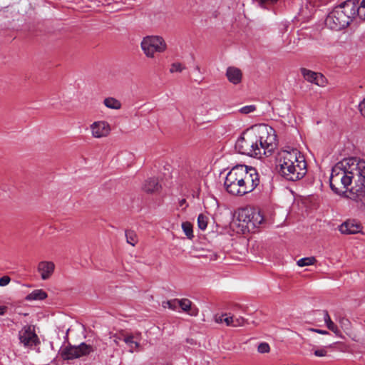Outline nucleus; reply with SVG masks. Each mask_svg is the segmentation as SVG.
Masks as SVG:
<instances>
[{"mask_svg": "<svg viewBox=\"0 0 365 365\" xmlns=\"http://www.w3.org/2000/svg\"><path fill=\"white\" fill-rule=\"evenodd\" d=\"M19 339L20 344L24 348L33 349L40 344L38 335L36 334L34 327L26 325L19 331Z\"/></svg>", "mask_w": 365, "mask_h": 365, "instance_id": "nucleus-9", "label": "nucleus"}, {"mask_svg": "<svg viewBox=\"0 0 365 365\" xmlns=\"http://www.w3.org/2000/svg\"><path fill=\"white\" fill-rule=\"evenodd\" d=\"M125 343L130 347V351L133 353L134 349L139 346V344L133 340V336L130 335L123 339Z\"/></svg>", "mask_w": 365, "mask_h": 365, "instance_id": "nucleus-23", "label": "nucleus"}, {"mask_svg": "<svg viewBox=\"0 0 365 365\" xmlns=\"http://www.w3.org/2000/svg\"><path fill=\"white\" fill-rule=\"evenodd\" d=\"M226 76L230 82L233 84H238L242 80L241 71L235 67H229L227 69Z\"/></svg>", "mask_w": 365, "mask_h": 365, "instance_id": "nucleus-16", "label": "nucleus"}, {"mask_svg": "<svg viewBox=\"0 0 365 365\" xmlns=\"http://www.w3.org/2000/svg\"><path fill=\"white\" fill-rule=\"evenodd\" d=\"M47 297V294L43 289H35L30 294L26 295V300L34 301V300H42Z\"/></svg>", "mask_w": 365, "mask_h": 365, "instance_id": "nucleus-19", "label": "nucleus"}, {"mask_svg": "<svg viewBox=\"0 0 365 365\" xmlns=\"http://www.w3.org/2000/svg\"><path fill=\"white\" fill-rule=\"evenodd\" d=\"M205 120H206V121H210L211 120H210V119H209V118H206Z\"/></svg>", "mask_w": 365, "mask_h": 365, "instance_id": "nucleus-44", "label": "nucleus"}, {"mask_svg": "<svg viewBox=\"0 0 365 365\" xmlns=\"http://www.w3.org/2000/svg\"><path fill=\"white\" fill-rule=\"evenodd\" d=\"M256 110L255 105L245 106L240 108L239 111L242 114H249L254 112Z\"/></svg>", "mask_w": 365, "mask_h": 365, "instance_id": "nucleus-31", "label": "nucleus"}, {"mask_svg": "<svg viewBox=\"0 0 365 365\" xmlns=\"http://www.w3.org/2000/svg\"><path fill=\"white\" fill-rule=\"evenodd\" d=\"M160 187L161 186L158 179L155 178H148L143 185V190L149 193L158 192Z\"/></svg>", "mask_w": 365, "mask_h": 365, "instance_id": "nucleus-17", "label": "nucleus"}, {"mask_svg": "<svg viewBox=\"0 0 365 365\" xmlns=\"http://www.w3.org/2000/svg\"><path fill=\"white\" fill-rule=\"evenodd\" d=\"M339 195L344 196L356 202L361 203L365 207V185L357 181L356 185L349 190L341 191L339 190Z\"/></svg>", "mask_w": 365, "mask_h": 365, "instance_id": "nucleus-11", "label": "nucleus"}, {"mask_svg": "<svg viewBox=\"0 0 365 365\" xmlns=\"http://www.w3.org/2000/svg\"><path fill=\"white\" fill-rule=\"evenodd\" d=\"M311 330L314 332L319 333L320 334H329V332L326 330L318 329H312Z\"/></svg>", "mask_w": 365, "mask_h": 365, "instance_id": "nucleus-42", "label": "nucleus"}, {"mask_svg": "<svg viewBox=\"0 0 365 365\" xmlns=\"http://www.w3.org/2000/svg\"><path fill=\"white\" fill-rule=\"evenodd\" d=\"M197 225H198V227L202 230H205L207 228V217L205 215H204L203 214H200L198 215Z\"/></svg>", "mask_w": 365, "mask_h": 365, "instance_id": "nucleus-27", "label": "nucleus"}, {"mask_svg": "<svg viewBox=\"0 0 365 365\" xmlns=\"http://www.w3.org/2000/svg\"><path fill=\"white\" fill-rule=\"evenodd\" d=\"M339 231L345 235H355L362 232V225L355 220H348L340 225Z\"/></svg>", "mask_w": 365, "mask_h": 365, "instance_id": "nucleus-12", "label": "nucleus"}, {"mask_svg": "<svg viewBox=\"0 0 365 365\" xmlns=\"http://www.w3.org/2000/svg\"><path fill=\"white\" fill-rule=\"evenodd\" d=\"M179 299H175L173 300L164 302L163 305L164 307H168L172 310H175L178 307H179Z\"/></svg>", "mask_w": 365, "mask_h": 365, "instance_id": "nucleus-28", "label": "nucleus"}, {"mask_svg": "<svg viewBox=\"0 0 365 365\" xmlns=\"http://www.w3.org/2000/svg\"><path fill=\"white\" fill-rule=\"evenodd\" d=\"M257 350L261 354H265L269 351L270 348L267 343L262 342L259 344Z\"/></svg>", "mask_w": 365, "mask_h": 365, "instance_id": "nucleus-32", "label": "nucleus"}, {"mask_svg": "<svg viewBox=\"0 0 365 365\" xmlns=\"http://www.w3.org/2000/svg\"><path fill=\"white\" fill-rule=\"evenodd\" d=\"M141 48L148 58H153L155 53H163L167 49V43L160 36H147L140 43Z\"/></svg>", "mask_w": 365, "mask_h": 365, "instance_id": "nucleus-5", "label": "nucleus"}, {"mask_svg": "<svg viewBox=\"0 0 365 365\" xmlns=\"http://www.w3.org/2000/svg\"><path fill=\"white\" fill-rule=\"evenodd\" d=\"M315 262H316V259L314 257H303V258L299 259L297 261V264L299 267H304V266H308V265L314 264Z\"/></svg>", "mask_w": 365, "mask_h": 365, "instance_id": "nucleus-24", "label": "nucleus"}, {"mask_svg": "<svg viewBox=\"0 0 365 365\" xmlns=\"http://www.w3.org/2000/svg\"><path fill=\"white\" fill-rule=\"evenodd\" d=\"M207 105L202 106L197 108V110H196V115H205L207 113H208V111L206 110V112L204 113L203 109H207Z\"/></svg>", "mask_w": 365, "mask_h": 365, "instance_id": "nucleus-36", "label": "nucleus"}, {"mask_svg": "<svg viewBox=\"0 0 365 365\" xmlns=\"http://www.w3.org/2000/svg\"><path fill=\"white\" fill-rule=\"evenodd\" d=\"M94 351L93 347L85 342L78 346H67L61 349V356L63 360H72L89 355Z\"/></svg>", "mask_w": 365, "mask_h": 365, "instance_id": "nucleus-8", "label": "nucleus"}, {"mask_svg": "<svg viewBox=\"0 0 365 365\" xmlns=\"http://www.w3.org/2000/svg\"><path fill=\"white\" fill-rule=\"evenodd\" d=\"M238 218L240 221L245 223L248 228L257 227L264 221V217L259 211L249 209L242 210Z\"/></svg>", "mask_w": 365, "mask_h": 365, "instance_id": "nucleus-10", "label": "nucleus"}, {"mask_svg": "<svg viewBox=\"0 0 365 365\" xmlns=\"http://www.w3.org/2000/svg\"><path fill=\"white\" fill-rule=\"evenodd\" d=\"M327 351L326 349H317V350H315L314 354L316 356H318V357H322V356H324L327 355Z\"/></svg>", "mask_w": 365, "mask_h": 365, "instance_id": "nucleus-37", "label": "nucleus"}, {"mask_svg": "<svg viewBox=\"0 0 365 365\" xmlns=\"http://www.w3.org/2000/svg\"><path fill=\"white\" fill-rule=\"evenodd\" d=\"M275 130L265 124L256 125L244 131L235 142V149L241 154L258 157L272 152L275 146Z\"/></svg>", "mask_w": 365, "mask_h": 365, "instance_id": "nucleus-1", "label": "nucleus"}, {"mask_svg": "<svg viewBox=\"0 0 365 365\" xmlns=\"http://www.w3.org/2000/svg\"><path fill=\"white\" fill-rule=\"evenodd\" d=\"M179 307L184 312H187L191 316H197L198 314V309L195 307H192V302L188 299H179Z\"/></svg>", "mask_w": 365, "mask_h": 365, "instance_id": "nucleus-18", "label": "nucleus"}, {"mask_svg": "<svg viewBox=\"0 0 365 365\" xmlns=\"http://www.w3.org/2000/svg\"><path fill=\"white\" fill-rule=\"evenodd\" d=\"M242 178L240 185H242L241 187L245 194L249 193L254 190L259 183V177L257 170L245 165H240ZM238 177H241L240 174Z\"/></svg>", "mask_w": 365, "mask_h": 365, "instance_id": "nucleus-6", "label": "nucleus"}, {"mask_svg": "<svg viewBox=\"0 0 365 365\" xmlns=\"http://www.w3.org/2000/svg\"><path fill=\"white\" fill-rule=\"evenodd\" d=\"M91 129L92 132V135L96 138L107 136L110 131V125L106 121L94 122L91 125Z\"/></svg>", "mask_w": 365, "mask_h": 365, "instance_id": "nucleus-13", "label": "nucleus"}, {"mask_svg": "<svg viewBox=\"0 0 365 365\" xmlns=\"http://www.w3.org/2000/svg\"><path fill=\"white\" fill-rule=\"evenodd\" d=\"M245 319L242 317H233V327H235L243 326L245 324Z\"/></svg>", "mask_w": 365, "mask_h": 365, "instance_id": "nucleus-33", "label": "nucleus"}, {"mask_svg": "<svg viewBox=\"0 0 365 365\" xmlns=\"http://www.w3.org/2000/svg\"><path fill=\"white\" fill-rule=\"evenodd\" d=\"M182 229L185 233V235L189 238L191 239L193 237L192 232V227L190 223L185 222L182 223Z\"/></svg>", "mask_w": 365, "mask_h": 365, "instance_id": "nucleus-26", "label": "nucleus"}, {"mask_svg": "<svg viewBox=\"0 0 365 365\" xmlns=\"http://www.w3.org/2000/svg\"><path fill=\"white\" fill-rule=\"evenodd\" d=\"M54 264L51 262H41L38 266V270L43 279L50 277L54 270Z\"/></svg>", "mask_w": 365, "mask_h": 365, "instance_id": "nucleus-15", "label": "nucleus"}, {"mask_svg": "<svg viewBox=\"0 0 365 365\" xmlns=\"http://www.w3.org/2000/svg\"><path fill=\"white\" fill-rule=\"evenodd\" d=\"M258 6L262 8L267 9L269 5L276 3L278 0H253Z\"/></svg>", "mask_w": 365, "mask_h": 365, "instance_id": "nucleus-29", "label": "nucleus"}, {"mask_svg": "<svg viewBox=\"0 0 365 365\" xmlns=\"http://www.w3.org/2000/svg\"><path fill=\"white\" fill-rule=\"evenodd\" d=\"M178 205L182 210H185L187 207V204L185 199H181L178 202Z\"/></svg>", "mask_w": 365, "mask_h": 365, "instance_id": "nucleus-40", "label": "nucleus"}, {"mask_svg": "<svg viewBox=\"0 0 365 365\" xmlns=\"http://www.w3.org/2000/svg\"><path fill=\"white\" fill-rule=\"evenodd\" d=\"M359 108L361 115L365 117V98L359 103Z\"/></svg>", "mask_w": 365, "mask_h": 365, "instance_id": "nucleus-38", "label": "nucleus"}, {"mask_svg": "<svg viewBox=\"0 0 365 365\" xmlns=\"http://www.w3.org/2000/svg\"><path fill=\"white\" fill-rule=\"evenodd\" d=\"M355 4L352 0H347L336 6L325 19L326 26L334 31H339L348 26L355 18Z\"/></svg>", "mask_w": 365, "mask_h": 365, "instance_id": "nucleus-4", "label": "nucleus"}, {"mask_svg": "<svg viewBox=\"0 0 365 365\" xmlns=\"http://www.w3.org/2000/svg\"><path fill=\"white\" fill-rule=\"evenodd\" d=\"M11 281V279L8 276H4L0 278V287L6 286Z\"/></svg>", "mask_w": 365, "mask_h": 365, "instance_id": "nucleus-35", "label": "nucleus"}, {"mask_svg": "<svg viewBox=\"0 0 365 365\" xmlns=\"http://www.w3.org/2000/svg\"><path fill=\"white\" fill-rule=\"evenodd\" d=\"M104 105L110 109L118 110L121 108V103L115 98H106L103 101Z\"/></svg>", "mask_w": 365, "mask_h": 365, "instance_id": "nucleus-22", "label": "nucleus"}, {"mask_svg": "<svg viewBox=\"0 0 365 365\" xmlns=\"http://www.w3.org/2000/svg\"><path fill=\"white\" fill-rule=\"evenodd\" d=\"M307 163L304 155L297 149L283 151L279 160V173L286 180L296 181L307 173Z\"/></svg>", "mask_w": 365, "mask_h": 365, "instance_id": "nucleus-3", "label": "nucleus"}, {"mask_svg": "<svg viewBox=\"0 0 365 365\" xmlns=\"http://www.w3.org/2000/svg\"><path fill=\"white\" fill-rule=\"evenodd\" d=\"M355 177L358 178L359 182L365 185V160L356 158H345L332 168L330 187L336 194H340L336 185L340 182L344 188H346Z\"/></svg>", "mask_w": 365, "mask_h": 365, "instance_id": "nucleus-2", "label": "nucleus"}, {"mask_svg": "<svg viewBox=\"0 0 365 365\" xmlns=\"http://www.w3.org/2000/svg\"><path fill=\"white\" fill-rule=\"evenodd\" d=\"M223 321L225 322V324L227 326H232L233 327V317H226L224 318Z\"/></svg>", "mask_w": 365, "mask_h": 365, "instance_id": "nucleus-39", "label": "nucleus"}, {"mask_svg": "<svg viewBox=\"0 0 365 365\" xmlns=\"http://www.w3.org/2000/svg\"><path fill=\"white\" fill-rule=\"evenodd\" d=\"M185 69V67L180 63H173L171 64L170 68V73L182 72Z\"/></svg>", "mask_w": 365, "mask_h": 365, "instance_id": "nucleus-30", "label": "nucleus"}, {"mask_svg": "<svg viewBox=\"0 0 365 365\" xmlns=\"http://www.w3.org/2000/svg\"><path fill=\"white\" fill-rule=\"evenodd\" d=\"M240 165L233 167L227 174L224 182L226 190L233 195H244L245 192L241 189L242 185H240L241 177H237L241 173Z\"/></svg>", "mask_w": 365, "mask_h": 365, "instance_id": "nucleus-7", "label": "nucleus"}, {"mask_svg": "<svg viewBox=\"0 0 365 365\" xmlns=\"http://www.w3.org/2000/svg\"><path fill=\"white\" fill-rule=\"evenodd\" d=\"M340 323L341 326L344 328H348L349 326V321L345 318L341 319Z\"/></svg>", "mask_w": 365, "mask_h": 365, "instance_id": "nucleus-41", "label": "nucleus"}, {"mask_svg": "<svg viewBox=\"0 0 365 365\" xmlns=\"http://www.w3.org/2000/svg\"><path fill=\"white\" fill-rule=\"evenodd\" d=\"M355 4V17L358 16L360 19L365 20V0H362L359 5L357 0H352Z\"/></svg>", "mask_w": 365, "mask_h": 365, "instance_id": "nucleus-21", "label": "nucleus"}, {"mask_svg": "<svg viewBox=\"0 0 365 365\" xmlns=\"http://www.w3.org/2000/svg\"><path fill=\"white\" fill-rule=\"evenodd\" d=\"M319 314L323 316L324 322L327 327V328L332 331L334 333H337L339 331L337 326L331 320V318L328 314V312L326 310L319 311Z\"/></svg>", "mask_w": 365, "mask_h": 365, "instance_id": "nucleus-20", "label": "nucleus"}, {"mask_svg": "<svg viewBox=\"0 0 365 365\" xmlns=\"http://www.w3.org/2000/svg\"><path fill=\"white\" fill-rule=\"evenodd\" d=\"M126 241L128 244L134 246L137 242L136 234L133 231L127 230L125 231Z\"/></svg>", "mask_w": 365, "mask_h": 365, "instance_id": "nucleus-25", "label": "nucleus"}, {"mask_svg": "<svg viewBox=\"0 0 365 365\" xmlns=\"http://www.w3.org/2000/svg\"><path fill=\"white\" fill-rule=\"evenodd\" d=\"M193 72L196 75V78H195V81L200 82L202 80V76L200 68L198 65L195 66Z\"/></svg>", "mask_w": 365, "mask_h": 365, "instance_id": "nucleus-34", "label": "nucleus"}, {"mask_svg": "<svg viewBox=\"0 0 365 365\" xmlns=\"http://www.w3.org/2000/svg\"><path fill=\"white\" fill-rule=\"evenodd\" d=\"M7 307L6 306H0V316L4 315L7 312Z\"/></svg>", "mask_w": 365, "mask_h": 365, "instance_id": "nucleus-43", "label": "nucleus"}, {"mask_svg": "<svg viewBox=\"0 0 365 365\" xmlns=\"http://www.w3.org/2000/svg\"><path fill=\"white\" fill-rule=\"evenodd\" d=\"M301 73L304 79L310 83L319 86H324L325 84V78L321 73H316L304 68H301Z\"/></svg>", "mask_w": 365, "mask_h": 365, "instance_id": "nucleus-14", "label": "nucleus"}]
</instances>
